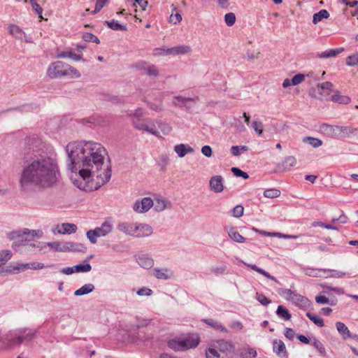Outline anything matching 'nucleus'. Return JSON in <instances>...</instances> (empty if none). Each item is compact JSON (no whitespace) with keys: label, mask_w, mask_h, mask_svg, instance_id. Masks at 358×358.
Wrapping results in <instances>:
<instances>
[{"label":"nucleus","mask_w":358,"mask_h":358,"mask_svg":"<svg viewBox=\"0 0 358 358\" xmlns=\"http://www.w3.org/2000/svg\"><path fill=\"white\" fill-rule=\"evenodd\" d=\"M57 231L61 234H71L76 231L77 226L71 223H62L57 226Z\"/></svg>","instance_id":"obj_16"},{"label":"nucleus","mask_w":358,"mask_h":358,"mask_svg":"<svg viewBox=\"0 0 358 358\" xmlns=\"http://www.w3.org/2000/svg\"><path fill=\"white\" fill-rule=\"evenodd\" d=\"M154 205V201L150 197L136 200L133 205V210L138 213L148 212Z\"/></svg>","instance_id":"obj_11"},{"label":"nucleus","mask_w":358,"mask_h":358,"mask_svg":"<svg viewBox=\"0 0 358 358\" xmlns=\"http://www.w3.org/2000/svg\"><path fill=\"white\" fill-rule=\"evenodd\" d=\"M280 195V191L277 189H268L264 192V196L267 198H276Z\"/></svg>","instance_id":"obj_52"},{"label":"nucleus","mask_w":358,"mask_h":358,"mask_svg":"<svg viewBox=\"0 0 358 358\" xmlns=\"http://www.w3.org/2000/svg\"><path fill=\"white\" fill-rule=\"evenodd\" d=\"M305 78V75L299 73L296 76H294L292 79L291 82L292 85H297L303 82V80Z\"/></svg>","instance_id":"obj_63"},{"label":"nucleus","mask_w":358,"mask_h":358,"mask_svg":"<svg viewBox=\"0 0 358 358\" xmlns=\"http://www.w3.org/2000/svg\"><path fill=\"white\" fill-rule=\"evenodd\" d=\"M311 343L313 346L318 351V352L322 355L324 356L326 354L325 348L324 345L320 341H319L316 338H313L311 340Z\"/></svg>","instance_id":"obj_42"},{"label":"nucleus","mask_w":358,"mask_h":358,"mask_svg":"<svg viewBox=\"0 0 358 358\" xmlns=\"http://www.w3.org/2000/svg\"><path fill=\"white\" fill-rule=\"evenodd\" d=\"M145 114L144 110L141 108H138L134 110L127 111V115L132 119H138L143 117Z\"/></svg>","instance_id":"obj_41"},{"label":"nucleus","mask_w":358,"mask_h":358,"mask_svg":"<svg viewBox=\"0 0 358 358\" xmlns=\"http://www.w3.org/2000/svg\"><path fill=\"white\" fill-rule=\"evenodd\" d=\"M104 24H106L111 29L115 31H126L127 29L126 25L121 24L115 20H112L111 21H105Z\"/></svg>","instance_id":"obj_36"},{"label":"nucleus","mask_w":358,"mask_h":358,"mask_svg":"<svg viewBox=\"0 0 358 358\" xmlns=\"http://www.w3.org/2000/svg\"><path fill=\"white\" fill-rule=\"evenodd\" d=\"M12 257V253L8 250H3L0 252V266L4 265Z\"/></svg>","instance_id":"obj_44"},{"label":"nucleus","mask_w":358,"mask_h":358,"mask_svg":"<svg viewBox=\"0 0 358 358\" xmlns=\"http://www.w3.org/2000/svg\"><path fill=\"white\" fill-rule=\"evenodd\" d=\"M346 64L349 66H355L358 65V52L347 57Z\"/></svg>","instance_id":"obj_51"},{"label":"nucleus","mask_w":358,"mask_h":358,"mask_svg":"<svg viewBox=\"0 0 358 358\" xmlns=\"http://www.w3.org/2000/svg\"><path fill=\"white\" fill-rule=\"evenodd\" d=\"M252 127L255 131V132L261 136L263 133V124L260 121H253L252 122Z\"/></svg>","instance_id":"obj_55"},{"label":"nucleus","mask_w":358,"mask_h":358,"mask_svg":"<svg viewBox=\"0 0 358 358\" xmlns=\"http://www.w3.org/2000/svg\"><path fill=\"white\" fill-rule=\"evenodd\" d=\"M198 99L197 97L192 98V97H184L182 96H176L173 97V103L177 107H183L185 106L187 101H194L195 102Z\"/></svg>","instance_id":"obj_26"},{"label":"nucleus","mask_w":358,"mask_h":358,"mask_svg":"<svg viewBox=\"0 0 358 358\" xmlns=\"http://www.w3.org/2000/svg\"><path fill=\"white\" fill-rule=\"evenodd\" d=\"M108 0H97L95 5V9L93 10L92 13L95 14L99 12L105 6Z\"/></svg>","instance_id":"obj_64"},{"label":"nucleus","mask_w":358,"mask_h":358,"mask_svg":"<svg viewBox=\"0 0 358 358\" xmlns=\"http://www.w3.org/2000/svg\"><path fill=\"white\" fill-rule=\"evenodd\" d=\"M135 222H122L118 223L117 229L126 235L131 236Z\"/></svg>","instance_id":"obj_20"},{"label":"nucleus","mask_w":358,"mask_h":358,"mask_svg":"<svg viewBox=\"0 0 358 358\" xmlns=\"http://www.w3.org/2000/svg\"><path fill=\"white\" fill-rule=\"evenodd\" d=\"M95 287L92 283L85 284L74 292L75 296H83L92 292Z\"/></svg>","instance_id":"obj_29"},{"label":"nucleus","mask_w":358,"mask_h":358,"mask_svg":"<svg viewBox=\"0 0 358 358\" xmlns=\"http://www.w3.org/2000/svg\"><path fill=\"white\" fill-rule=\"evenodd\" d=\"M23 248L21 249L22 252H33L36 253V244L31 243V244H24L22 245Z\"/></svg>","instance_id":"obj_62"},{"label":"nucleus","mask_w":358,"mask_h":358,"mask_svg":"<svg viewBox=\"0 0 358 358\" xmlns=\"http://www.w3.org/2000/svg\"><path fill=\"white\" fill-rule=\"evenodd\" d=\"M131 123L134 127L137 130L145 131L157 137L160 136L159 132L157 131L154 122L151 119H144L143 117L132 119Z\"/></svg>","instance_id":"obj_7"},{"label":"nucleus","mask_w":358,"mask_h":358,"mask_svg":"<svg viewBox=\"0 0 358 358\" xmlns=\"http://www.w3.org/2000/svg\"><path fill=\"white\" fill-rule=\"evenodd\" d=\"M296 164V159L293 156H288L285 158L282 162V166L285 170H289L292 167L294 166Z\"/></svg>","instance_id":"obj_43"},{"label":"nucleus","mask_w":358,"mask_h":358,"mask_svg":"<svg viewBox=\"0 0 358 358\" xmlns=\"http://www.w3.org/2000/svg\"><path fill=\"white\" fill-rule=\"evenodd\" d=\"M228 235L231 239L236 243H244L246 239L241 236L234 227H231L228 230Z\"/></svg>","instance_id":"obj_30"},{"label":"nucleus","mask_w":358,"mask_h":358,"mask_svg":"<svg viewBox=\"0 0 358 358\" xmlns=\"http://www.w3.org/2000/svg\"><path fill=\"white\" fill-rule=\"evenodd\" d=\"M8 31L10 35L17 39L24 40L26 43H31V37L27 36L24 31L21 29L17 25L10 24L8 27Z\"/></svg>","instance_id":"obj_13"},{"label":"nucleus","mask_w":358,"mask_h":358,"mask_svg":"<svg viewBox=\"0 0 358 358\" xmlns=\"http://www.w3.org/2000/svg\"><path fill=\"white\" fill-rule=\"evenodd\" d=\"M47 244L48 247H49L54 252H80L85 250V247L84 246L83 244L73 242L55 241L47 243Z\"/></svg>","instance_id":"obj_6"},{"label":"nucleus","mask_w":358,"mask_h":358,"mask_svg":"<svg viewBox=\"0 0 358 358\" xmlns=\"http://www.w3.org/2000/svg\"><path fill=\"white\" fill-rule=\"evenodd\" d=\"M174 150L180 157H185L187 153L194 152V149L190 146H186L185 144H178L174 147Z\"/></svg>","instance_id":"obj_25"},{"label":"nucleus","mask_w":358,"mask_h":358,"mask_svg":"<svg viewBox=\"0 0 358 358\" xmlns=\"http://www.w3.org/2000/svg\"><path fill=\"white\" fill-rule=\"evenodd\" d=\"M57 58H70L74 61H80L83 59L82 55H77L71 51H64L57 55Z\"/></svg>","instance_id":"obj_31"},{"label":"nucleus","mask_w":358,"mask_h":358,"mask_svg":"<svg viewBox=\"0 0 358 358\" xmlns=\"http://www.w3.org/2000/svg\"><path fill=\"white\" fill-rule=\"evenodd\" d=\"M224 21L227 25L231 27L236 22V15L234 13H228L224 15Z\"/></svg>","instance_id":"obj_54"},{"label":"nucleus","mask_w":358,"mask_h":358,"mask_svg":"<svg viewBox=\"0 0 358 358\" xmlns=\"http://www.w3.org/2000/svg\"><path fill=\"white\" fill-rule=\"evenodd\" d=\"M223 178L221 176H215L210 178L209 186L212 191L220 193L224 190Z\"/></svg>","instance_id":"obj_14"},{"label":"nucleus","mask_w":358,"mask_h":358,"mask_svg":"<svg viewBox=\"0 0 358 358\" xmlns=\"http://www.w3.org/2000/svg\"><path fill=\"white\" fill-rule=\"evenodd\" d=\"M167 201L164 199H156L154 202L155 210L160 212L166 208Z\"/></svg>","instance_id":"obj_47"},{"label":"nucleus","mask_w":358,"mask_h":358,"mask_svg":"<svg viewBox=\"0 0 358 358\" xmlns=\"http://www.w3.org/2000/svg\"><path fill=\"white\" fill-rule=\"evenodd\" d=\"M306 316L318 327H322L324 325L323 320L318 316L314 315L310 313H307Z\"/></svg>","instance_id":"obj_53"},{"label":"nucleus","mask_w":358,"mask_h":358,"mask_svg":"<svg viewBox=\"0 0 358 358\" xmlns=\"http://www.w3.org/2000/svg\"><path fill=\"white\" fill-rule=\"evenodd\" d=\"M166 51L168 52V53L171 54V55H178L190 53L192 49L189 45H182L171 48Z\"/></svg>","instance_id":"obj_18"},{"label":"nucleus","mask_w":358,"mask_h":358,"mask_svg":"<svg viewBox=\"0 0 358 358\" xmlns=\"http://www.w3.org/2000/svg\"><path fill=\"white\" fill-rule=\"evenodd\" d=\"M168 345L175 351H183V345H182L180 338L170 340L168 342Z\"/></svg>","instance_id":"obj_38"},{"label":"nucleus","mask_w":358,"mask_h":358,"mask_svg":"<svg viewBox=\"0 0 358 358\" xmlns=\"http://www.w3.org/2000/svg\"><path fill=\"white\" fill-rule=\"evenodd\" d=\"M28 269V266L27 264L18 263L16 265L13 266V273L15 274L19 273L20 272L24 271Z\"/></svg>","instance_id":"obj_58"},{"label":"nucleus","mask_w":358,"mask_h":358,"mask_svg":"<svg viewBox=\"0 0 358 358\" xmlns=\"http://www.w3.org/2000/svg\"><path fill=\"white\" fill-rule=\"evenodd\" d=\"M327 271L325 269H308L306 273L309 276L320 277L321 272L326 273Z\"/></svg>","instance_id":"obj_61"},{"label":"nucleus","mask_w":358,"mask_h":358,"mask_svg":"<svg viewBox=\"0 0 358 358\" xmlns=\"http://www.w3.org/2000/svg\"><path fill=\"white\" fill-rule=\"evenodd\" d=\"M76 273H87L92 270V266L87 260H85L82 264L73 266Z\"/></svg>","instance_id":"obj_35"},{"label":"nucleus","mask_w":358,"mask_h":358,"mask_svg":"<svg viewBox=\"0 0 358 358\" xmlns=\"http://www.w3.org/2000/svg\"><path fill=\"white\" fill-rule=\"evenodd\" d=\"M283 293L286 295L287 300L301 308H307L311 304L306 297L298 294L289 289H285Z\"/></svg>","instance_id":"obj_8"},{"label":"nucleus","mask_w":358,"mask_h":358,"mask_svg":"<svg viewBox=\"0 0 358 358\" xmlns=\"http://www.w3.org/2000/svg\"><path fill=\"white\" fill-rule=\"evenodd\" d=\"M21 329V338L22 339V343L24 341H30L32 340L36 334V331L35 329Z\"/></svg>","instance_id":"obj_33"},{"label":"nucleus","mask_w":358,"mask_h":358,"mask_svg":"<svg viewBox=\"0 0 358 358\" xmlns=\"http://www.w3.org/2000/svg\"><path fill=\"white\" fill-rule=\"evenodd\" d=\"M255 298L263 306H267L271 303V300L262 293L257 292Z\"/></svg>","instance_id":"obj_56"},{"label":"nucleus","mask_w":358,"mask_h":358,"mask_svg":"<svg viewBox=\"0 0 358 358\" xmlns=\"http://www.w3.org/2000/svg\"><path fill=\"white\" fill-rule=\"evenodd\" d=\"M86 236L92 244L96 243L97 238L102 237L96 229L87 231L86 233Z\"/></svg>","instance_id":"obj_39"},{"label":"nucleus","mask_w":358,"mask_h":358,"mask_svg":"<svg viewBox=\"0 0 358 358\" xmlns=\"http://www.w3.org/2000/svg\"><path fill=\"white\" fill-rule=\"evenodd\" d=\"M329 17V12L325 10H321L319 12L315 13L313 17V23L314 24H317L320 21H322L323 19H327Z\"/></svg>","instance_id":"obj_34"},{"label":"nucleus","mask_w":358,"mask_h":358,"mask_svg":"<svg viewBox=\"0 0 358 358\" xmlns=\"http://www.w3.org/2000/svg\"><path fill=\"white\" fill-rule=\"evenodd\" d=\"M152 275L162 280H167L171 277L172 273L168 268H155L152 271Z\"/></svg>","instance_id":"obj_23"},{"label":"nucleus","mask_w":358,"mask_h":358,"mask_svg":"<svg viewBox=\"0 0 358 358\" xmlns=\"http://www.w3.org/2000/svg\"><path fill=\"white\" fill-rule=\"evenodd\" d=\"M244 208L241 205H237L232 209V215L235 217H241L243 215Z\"/></svg>","instance_id":"obj_60"},{"label":"nucleus","mask_w":358,"mask_h":358,"mask_svg":"<svg viewBox=\"0 0 358 358\" xmlns=\"http://www.w3.org/2000/svg\"><path fill=\"white\" fill-rule=\"evenodd\" d=\"M145 71L150 76L157 77L159 75V71H158L157 67L153 64L148 65L146 67V69Z\"/></svg>","instance_id":"obj_57"},{"label":"nucleus","mask_w":358,"mask_h":358,"mask_svg":"<svg viewBox=\"0 0 358 358\" xmlns=\"http://www.w3.org/2000/svg\"><path fill=\"white\" fill-rule=\"evenodd\" d=\"M273 350L278 355H285L287 354L285 345L284 342L280 339H275L273 341Z\"/></svg>","instance_id":"obj_21"},{"label":"nucleus","mask_w":358,"mask_h":358,"mask_svg":"<svg viewBox=\"0 0 358 358\" xmlns=\"http://www.w3.org/2000/svg\"><path fill=\"white\" fill-rule=\"evenodd\" d=\"M83 39L86 42H94L97 44L100 43V40L98 37L89 32H85L83 34Z\"/></svg>","instance_id":"obj_50"},{"label":"nucleus","mask_w":358,"mask_h":358,"mask_svg":"<svg viewBox=\"0 0 358 358\" xmlns=\"http://www.w3.org/2000/svg\"><path fill=\"white\" fill-rule=\"evenodd\" d=\"M276 314L280 318L285 321L289 320L292 317L288 310L283 306H279L278 307Z\"/></svg>","instance_id":"obj_37"},{"label":"nucleus","mask_w":358,"mask_h":358,"mask_svg":"<svg viewBox=\"0 0 358 358\" xmlns=\"http://www.w3.org/2000/svg\"><path fill=\"white\" fill-rule=\"evenodd\" d=\"M95 229L99 233V234L103 237L112 232L113 229V224L111 220H106L102 223L101 227H96Z\"/></svg>","instance_id":"obj_17"},{"label":"nucleus","mask_w":358,"mask_h":358,"mask_svg":"<svg viewBox=\"0 0 358 358\" xmlns=\"http://www.w3.org/2000/svg\"><path fill=\"white\" fill-rule=\"evenodd\" d=\"M336 327L338 332L344 340L350 338V337L352 336V333L344 323L341 322H337L336 323Z\"/></svg>","instance_id":"obj_22"},{"label":"nucleus","mask_w":358,"mask_h":358,"mask_svg":"<svg viewBox=\"0 0 358 358\" xmlns=\"http://www.w3.org/2000/svg\"><path fill=\"white\" fill-rule=\"evenodd\" d=\"M86 236L92 244L96 243L97 238L102 237L96 229L87 231L86 233Z\"/></svg>","instance_id":"obj_40"},{"label":"nucleus","mask_w":358,"mask_h":358,"mask_svg":"<svg viewBox=\"0 0 358 358\" xmlns=\"http://www.w3.org/2000/svg\"><path fill=\"white\" fill-rule=\"evenodd\" d=\"M43 236L41 230L29 229L24 228L22 230H16L10 231L6 234V237L10 241H14L12 244V248L17 252H22V250L20 248V246L24 245L22 243L32 241L35 237L41 238Z\"/></svg>","instance_id":"obj_3"},{"label":"nucleus","mask_w":358,"mask_h":358,"mask_svg":"<svg viewBox=\"0 0 358 358\" xmlns=\"http://www.w3.org/2000/svg\"><path fill=\"white\" fill-rule=\"evenodd\" d=\"M61 171L57 155H34L24 165L19 179L20 189L24 192L45 190L58 185Z\"/></svg>","instance_id":"obj_2"},{"label":"nucleus","mask_w":358,"mask_h":358,"mask_svg":"<svg viewBox=\"0 0 358 358\" xmlns=\"http://www.w3.org/2000/svg\"><path fill=\"white\" fill-rule=\"evenodd\" d=\"M344 51L343 48H338L335 49H329L321 52L318 56L321 59L335 57Z\"/></svg>","instance_id":"obj_24"},{"label":"nucleus","mask_w":358,"mask_h":358,"mask_svg":"<svg viewBox=\"0 0 358 358\" xmlns=\"http://www.w3.org/2000/svg\"><path fill=\"white\" fill-rule=\"evenodd\" d=\"M231 171L236 177H242L244 179H248L249 178V175L246 172L243 171L238 168L232 167Z\"/></svg>","instance_id":"obj_59"},{"label":"nucleus","mask_w":358,"mask_h":358,"mask_svg":"<svg viewBox=\"0 0 358 358\" xmlns=\"http://www.w3.org/2000/svg\"><path fill=\"white\" fill-rule=\"evenodd\" d=\"M325 127L338 137H349L357 131L355 128L345 126H331L326 124Z\"/></svg>","instance_id":"obj_12"},{"label":"nucleus","mask_w":358,"mask_h":358,"mask_svg":"<svg viewBox=\"0 0 358 358\" xmlns=\"http://www.w3.org/2000/svg\"><path fill=\"white\" fill-rule=\"evenodd\" d=\"M47 76L50 78H59L62 77H71L79 78L80 73L76 68L61 61L52 62L48 67Z\"/></svg>","instance_id":"obj_4"},{"label":"nucleus","mask_w":358,"mask_h":358,"mask_svg":"<svg viewBox=\"0 0 358 358\" xmlns=\"http://www.w3.org/2000/svg\"><path fill=\"white\" fill-rule=\"evenodd\" d=\"M204 322L208 326L213 327L216 330H219L222 332L227 333V329L224 327L220 322L214 320L213 319H206L203 320Z\"/></svg>","instance_id":"obj_32"},{"label":"nucleus","mask_w":358,"mask_h":358,"mask_svg":"<svg viewBox=\"0 0 358 358\" xmlns=\"http://www.w3.org/2000/svg\"><path fill=\"white\" fill-rule=\"evenodd\" d=\"M303 141L308 143L313 148H318L322 145V141L320 139L310 136L303 138Z\"/></svg>","instance_id":"obj_45"},{"label":"nucleus","mask_w":358,"mask_h":358,"mask_svg":"<svg viewBox=\"0 0 358 358\" xmlns=\"http://www.w3.org/2000/svg\"><path fill=\"white\" fill-rule=\"evenodd\" d=\"M157 123L164 135H167L171 131L172 128L169 124L162 121H157Z\"/></svg>","instance_id":"obj_48"},{"label":"nucleus","mask_w":358,"mask_h":358,"mask_svg":"<svg viewBox=\"0 0 358 358\" xmlns=\"http://www.w3.org/2000/svg\"><path fill=\"white\" fill-rule=\"evenodd\" d=\"M249 150V148L246 145H233L231 148V154L235 156H239L242 152H246Z\"/></svg>","instance_id":"obj_46"},{"label":"nucleus","mask_w":358,"mask_h":358,"mask_svg":"<svg viewBox=\"0 0 358 358\" xmlns=\"http://www.w3.org/2000/svg\"><path fill=\"white\" fill-rule=\"evenodd\" d=\"M183 350L196 348L199 343V338L196 335H189L180 338Z\"/></svg>","instance_id":"obj_15"},{"label":"nucleus","mask_w":358,"mask_h":358,"mask_svg":"<svg viewBox=\"0 0 358 358\" xmlns=\"http://www.w3.org/2000/svg\"><path fill=\"white\" fill-rule=\"evenodd\" d=\"M3 343L11 348L16 345H20L22 343L21 338V329H15L8 331L3 335L1 338Z\"/></svg>","instance_id":"obj_9"},{"label":"nucleus","mask_w":358,"mask_h":358,"mask_svg":"<svg viewBox=\"0 0 358 358\" xmlns=\"http://www.w3.org/2000/svg\"><path fill=\"white\" fill-rule=\"evenodd\" d=\"M244 264L251 268L252 270L253 271H257V273L263 275L264 276H265L266 278L275 282H278V280L273 275H270L269 273H268L267 271H264V269L258 267L257 265L255 264H247V263H244Z\"/></svg>","instance_id":"obj_27"},{"label":"nucleus","mask_w":358,"mask_h":358,"mask_svg":"<svg viewBox=\"0 0 358 358\" xmlns=\"http://www.w3.org/2000/svg\"><path fill=\"white\" fill-rule=\"evenodd\" d=\"M330 100L333 102L345 105L350 103L351 101V99L349 96L341 95L338 91H336L335 94L331 96Z\"/></svg>","instance_id":"obj_28"},{"label":"nucleus","mask_w":358,"mask_h":358,"mask_svg":"<svg viewBox=\"0 0 358 358\" xmlns=\"http://www.w3.org/2000/svg\"><path fill=\"white\" fill-rule=\"evenodd\" d=\"M137 262L140 266L146 269L152 268L154 265V260L147 255H139Z\"/></svg>","instance_id":"obj_19"},{"label":"nucleus","mask_w":358,"mask_h":358,"mask_svg":"<svg viewBox=\"0 0 358 358\" xmlns=\"http://www.w3.org/2000/svg\"><path fill=\"white\" fill-rule=\"evenodd\" d=\"M27 265L28 266V269H33V270H39L43 269L45 267H54L55 264H50L47 266L44 265L43 263L40 262H31V263H27Z\"/></svg>","instance_id":"obj_49"},{"label":"nucleus","mask_w":358,"mask_h":358,"mask_svg":"<svg viewBox=\"0 0 358 358\" xmlns=\"http://www.w3.org/2000/svg\"><path fill=\"white\" fill-rule=\"evenodd\" d=\"M152 233L153 229L150 224L135 222L131 236L136 238H145L151 236Z\"/></svg>","instance_id":"obj_10"},{"label":"nucleus","mask_w":358,"mask_h":358,"mask_svg":"<svg viewBox=\"0 0 358 358\" xmlns=\"http://www.w3.org/2000/svg\"><path fill=\"white\" fill-rule=\"evenodd\" d=\"M69 157L68 166L72 172L78 171L79 176L86 182L96 180L98 189L111 178V167L105 163L107 152L100 143L94 141L71 142L66 147Z\"/></svg>","instance_id":"obj_1"},{"label":"nucleus","mask_w":358,"mask_h":358,"mask_svg":"<svg viewBox=\"0 0 358 358\" xmlns=\"http://www.w3.org/2000/svg\"><path fill=\"white\" fill-rule=\"evenodd\" d=\"M234 354V346L224 340L215 342L206 352L207 358H232Z\"/></svg>","instance_id":"obj_5"}]
</instances>
